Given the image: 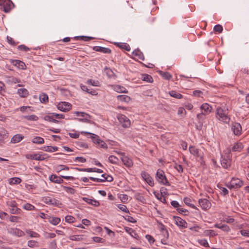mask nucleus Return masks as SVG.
I'll use <instances>...</instances> for the list:
<instances>
[{"instance_id": "nucleus-25", "label": "nucleus", "mask_w": 249, "mask_h": 249, "mask_svg": "<svg viewBox=\"0 0 249 249\" xmlns=\"http://www.w3.org/2000/svg\"><path fill=\"white\" fill-rule=\"evenodd\" d=\"M117 99L119 101L125 103H129L131 100L129 96L125 95H118L117 96Z\"/></svg>"}, {"instance_id": "nucleus-27", "label": "nucleus", "mask_w": 249, "mask_h": 249, "mask_svg": "<svg viewBox=\"0 0 249 249\" xmlns=\"http://www.w3.org/2000/svg\"><path fill=\"white\" fill-rule=\"evenodd\" d=\"M132 54L135 56H137L139 59L143 61L144 60V56L143 53L139 49L135 50Z\"/></svg>"}, {"instance_id": "nucleus-39", "label": "nucleus", "mask_w": 249, "mask_h": 249, "mask_svg": "<svg viewBox=\"0 0 249 249\" xmlns=\"http://www.w3.org/2000/svg\"><path fill=\"white\" fill-rule=\"evenodd\" d=\"M56 171L57 173L60 172L62 170H69L70 167L65 165H58L56 167Z\"/></svg>"}, {"instance_id": "nucleus-8", "label": "nucleus", "mask_w": 249, "mask_h": 249, "mask_svg": "<svg viewBox=\"0 0 249 249\" xmlns=\"http://www.w3.org/2000/svg\"><path fill=\"white\" fill-rule=\"evenodd\" d=\"M43 202L48 205H52L54 206H59L62 205V203L54 198H51L49 196H45L43 198Z\"/></svg>"}, {"instance_id": "nucleus-38", "label": "nucleus", "mask_w": 249, "mask_h": 249, "mask_svg": "<svg viewBox=\"0 0 249 249\" xmlns=\"http://www.w3.org/2000/svg\"><path fill=\"white\" fill-rule=\"evenodd\" d=\"M189 149L191 154L196 156H199V150L197 148H196L195 146H191Z\"/></svg>"}, {"instance_id": "nucleus-48", "label": "nucleus", "mask_w": 249, "mask_h": 249, "mask_svg": "<svg viewBox=\"0 0 249 249\" xmlns=\"http://www.w3.org/2000/svg\"><path fill=\"white\" fill-rule=\"evenodd\" d=\"M61 220L59 217H52L51 219L50 220V222L53 225H57L60 222Z\"/></svg>"}, {"instance_id": "nucleus-30", "label": "nucleus", "mask_w": 249, "mask_h": 249, "mask_svg": "<svg viewBox=\"0 0 249 249\" xmlns=\"http://www.w3.org/2000/svg\"><path fill=\"white\" fill-rule=\"evenodd\" d=\"M115 45L120 48L124 49L127 51L130 50V46L126 43H116Z\"/></svg>"}, {"instance_id": "nucleus-57", "label": "nucleus", "mask_w": 249, "mask_h": 249, "mask_svg": "<svg viewBox=\"0 0 249 249\" xmlns=\"http://www.w3.org/2000/svg\"><path fill=\"white\" fill-rule=\"evenodd\" d=\"M65 219L66 222L70 223H73L75 219V217L71 215H67Z\"/></svg>"}, {"instance_id": "nucleus-7", "label": "nucleus", "mask_w": 249, "mask_h": 249, "mask_svg": "<svg viewBox=\"0 0 249 249\" xmlns=\"http://www.w3.org/2000/svg\"><path fill=\"white\" fill-rule=\"evenodd\" d=\"M117 119L123 127L128 128L130 126V120L124 115H118Z\"/></svg>"}, {"instance_id": "nucleus-53", "label": "nucleus", "mask_w": 249, "mask_h": 249, "mask_svg": "<svg viewBox=\"0 0 249 249\" xmlns=\"http://www.w3.org/2000/svg\"><path fill=\"white\" fill-rule=\"evenodd\" d=\"M116 90L118 92H122V93H127L128 91L123 87H121L120 86H117L116 88Z\"/></svg>"}, {"instance_id": "nucleus-61", "label": "nucleus", "mask_w": 249, "mask_h": 249, "mask_svg": "<svg viewBox=\"0 0 249 249\" xmlns=\"http://www.w3.org/2000/svg\"><path fill=\"white\" fill-rule=\"evenodd\" d=\"M145 237L150 244H153L155 241L153 237L151 235L147 234Z\"/></svg>"}, {"instance_id": "nucleus-13", "label": "nucleus", "mask_w": 249, "mask_h": 249, "mask_svg": "<svg viewBox=\"0 0 249 249\" xmlns=\"http://www.w3.org/2000/svg\"><path fill=\"white\" fill-rule=\"evenodd\" d=\"M244 148V145L242 142L238 141L235 143L231 147V149H230L229 152L230 153L231 151L232 152H241Z\"/></svg>"}, {"instance_id": "nucleus-19", "label": "nucleus", "mask_w": 249, "mask_h": 249, "mask_svg": "<svg viewBox=\"0 0 249 249\" xmlns=\"http://www.w3.org/2000/svg\"><path fill=\"white\" fill-rule=\"evenodd\" d=\"M121 160L124 165H125L127 167H131L133 165L132 160L127 156H123L121 158Z\"/></svg>"}, {"instance_id": "nucleus-34", "label": "nucleus", "mask_w": 249, "mask_h": 249, "mask_svg": "<svg viewBox=\"0 0 249 249\" xmlns=\"http://www.w3.org/2000/svg\"><path fill=\"white\" fill-rule=\"evenodd\" d=\"M74 38L76 40H82L85 41H88L89 40H90L91 39H93L94 37H91V36H77L74 37Z\"/></svg>"}, {"instance_id": "nucleus-55", "label": "nucleus", "mask_w": 249, "mask_h": 249, "mask_svg": "<svg viewBox=\"0 0 249 249\" xmlns=\"http://www.w3.org/2000/svg\"><path fill=\"white\" fill-rule=\"evenodd\" d=\"M69 239L72 241H80L82 239L80 235H73L69 237Z\"/></svg>"}, {"instance_id": "nucleus-51", "label": "nucleus", "mask_w": 249, "mask_h": 249, "mask_svg": "<svg viewBox=\"0 0 249 249\" xmlns=\"http://www.w3.org/2000/svg\"><path fill=\"white\" fill-rule=\"evenodd\" d=\"M135 198L139 201L144 203L145 199L144 197L140 193H136L135 195Z\"/></svg>"}, {"instance_id": "nucleus-44", "label": "nucleus", "mask_w": 249, "mask_h": 249, "mask_svg": "<svg viewBox=\"0 0 249 249\" xmlns=\"http://www.w3.org/2000/svg\"><path fill=\"white\" fill-rule=\"evenodd\" d=\"M21 179L19 178H13L10 179V184H18L21 182Z\"/></svg>"}, {"instance_id": "nucleus-28", "label": "nucleus", "mask_w": 249, "mask_h": 249, "mask_svg": "<svg viewBox=\"0 0 249 249\" xmlns=\"http://www.w3.org/2000/svg\"><path fill=\"white\" fill-rule=\"evenodd\" d=\"M183 201L186 205L190 207L191 208L195 209L196 210H198V208L196 207L194 204L191 203L192 200L189 197H184L183 199Z\"/></svg>"}, {"instance_id": "nucleus-45", "label": "nucleus", "mask_w": 249, "mask_h": 249, "mask_svg": "<svg viewBox=\"0 0 249 249\" xmlns=\"http://www.w3.org/2000/svg\"><path fill=\"white\" fill-rule=\"evenodd\" d=\"M92 239L94 242L97 243H104L106 241L105 239L98 236L93 237Z\"/></svg>"}, {"instance_id": "nucleus-46", "label": "nucleus", "mask_w": 249, "mask_h": 249, "mask_svg": "<svg viewBox=\"0 0 249 249\" xmlns=\"http://www.w3.org/2000/svg\"><path fill=\"white\" fill-rule=\"evenodd\" d=\"M62 187L63 189L67 193L71 194H74L75 193V190L73 188L68 187V186H62Z\"/></svg>"}, {"instance_id": "nucleus-2", "label": "nucleus", "mask_w": 249, "mask_h": 249, "mask_svg": "<svg viewBox=\"0 0 249 249\" xmlns=\"http://www.w3.org/2000/svg\"><path fill=\"white\" fill-rule=\"evenodd\" d=\"M156 178L160 184H162L166 186L170 185V183L165 177L164 172L160 169H158L157 171Z\"/></svg>"}, {"instance_id": "nucleus-4", "label": "nucleus", "mask_w": 249, "mask_h": 249, "mask_svg": "<svg viewBox=\"0 0 249 249\" xmlns=\"http://www.w3.org/2000/svg\"><path fill=\"white\" fill-rule=\"evenodd\" d=\"M46 156V154H40V153H38L33 154H26L25 157L27 159L42 161L48 159V157Z\"/></svg>"}, {"instance_id": "nucleus-64", "label": "nucleus", "mask_w": 249, "mask_h": 249, "mask_svg": "<svg viewBox=\"0 0 249 249\" xmlns=\"http://www.w3.org/2000/svg\"><path fill=\"white\" fill-rule=\"evenodd\" d=\"M240 233L242 236L249 237V231L247 230H241L240 231Z\"/></svg>"}, {"instance_id": "nucleus-35", "label": "nucleus", "mask_w": 249, "mask_h": 249, "mask_svg": "<svg viewBox=\"0 0 249 249\" xmlns=\"http://www.w3.org/2000/svg\"><path fill=\"white\" fill-rule=\"evenodd\" d=\"M39 100L42 103L48 102L49 98L48 95L43 93L41 94L39 96Z\"/></svg>"}, {"instance_id": "nucleus-52", "label": "nucleus", "mask_w": 249, "mask_h": 249, "mask_svg": "<svg viewBox=\"0 0 249 249\" xmlns=\"http://www.w3.org/2000/svg\"><path fill=\"white\" fill-rule=\"evenodd\" d=\"M117 207L121 211L126 213H129V211L125 205L123 204H119Z\"/></svg>"}, {"instance_id": "nucleus-18", "label": "nucleus", "mask_w": 249, "mask_h": 249, "mask_svg": "<svg viewBox=\"0 0 249 249\" xmlns=\"http://www.w3.org/2000/svg\"><path fill=\"white\" fill-rule=\"evenodd\" d=\"M49 179L51 182L55 183L60 184L64 182V180L61 177V176L60 177H58L54 174L51 175L49 177Z\"/></svg>"}, {"instance_id": "nucleus-42", "label": "nucleus", "mask_w": 249, "mask_h": 249, "mask_svg": "<svg viewBox=\"0 0 249 249\" xmlns=\"http://www.w3.org/2000/svg\"><path fill=\"white\" fill-rule=\"evenodd\" d=\"M142 79L144 81L149 83H152L153 82L152 77L151 75L147 74L142 75Z\"/></svg>"}, {"instance_id": "nucleus-11", "label": "nucleus", "mask_w": 249, "mask_h": 249, "mask_svg": "<svg viewBox=\"0 0 249 249\" xmlns=\"http://www.w3.org/2000/svg\"><path fill=\"white\" fill-rule=\"evenodd\" d=\"M198 203L203 210H209L211 207V203L207 199H199Z\"/></svg>"}, {"instance_id": "nucleus-24", "label": "nucleus", "mask_w": 249, "mask_h": 249, "mask_svg": "<svg viewBox=\"0 0 249 249\" xmlns=\"http://www.w3.org/2000/svg\"><path fill=\"white\" fill-rule=\"evenodd\" d=\"M83 200L87 203L95 207H98L100 205L99 202L95 199H92L87 197H83Z\"/></svg>"}, {"instance_id": "nucleus-37", "label": "nucleus", "mask_w": 249, "mask_h": 249, "mask_svg": "<svg viewBox=\"0 0 249 249\" xmlns=\"http://www.w3.org/2000/svg\"><path fill=\"white\" fill-rule=\"evenodd\" d=\"M25 231L29 235L30 237L38 238L40 237V235L38 233L33 231L31 230H26Z\"/></svg>"}, {"instance_id": "nucleus-15", "label": "nucleus", "mask_w": 249, "mask_h": 249, "mask_svg": "<svg viewBox=\"0 0 249 249\" xmlns=\"http://www.w3.org/2000/svg\"><path fill=\"white\" fill-rule=\"evenodd\" d=\"M9 233L18 237H21L25 235L24 232L22 230L18 228H10Z\"/></svg>"}, {"instance_id": "nucleus-54", "label": "nucleus", "mask_w": 249, "mask_h": 249, "mask_svg": "<svg viewBox=\"0 0 249 249\" xmlns=\"http://www.w3.org/2000/svg\"><path fill=\"white\" fill-rule=\"evenodd\" d=\"M213 30L216 32L221 33L223 31V27L220 24H217L214 26Z\"/></svg>"}, {"instance_id": "nucleus-20", "label": "nucleus", "mask_w": 249, "mask_h": 249, "mask_svg": "<svg viewBox=\"0 0 249 249\" xmlns=\"http://www.w3.org/2000/svg\"><path fill=\"white\" fill-rule=\"evenodd\" d=\"M124 229L125 231L129 234L133 238L138 239L139 236L136 231L131 228L128 227H124Z\"/></svg>"}, {"instance_id": "nucleus-23", "label": "nucleus", "mask_w": 249, "mask_h": 249, "mask_svg": "<svg viewBox=\"0 0 249 249\" xmlns=\"http://www.w3.org/2000/svg\"><path fill=\"white\" fill-rule=\"evenodd\" d=\"M24 139V136L20 134H16L12 138L11 142L12 143H17L20 142Z\"/></svg>"}, {"instance_id": "nucleus-33", "label": "nucleus", "mask_w": 249, "mask_h": 249, "mask_svg": "<svg viewBox=\"0 0 249 249\" xmlns=\"http://www.w3.org/2000/svg\"><path fill=\"white\" fill-rule=\"evenodd\" d=\"M169 94L171 96L177 99H181L183 96L180 93L176 92L175 90H171L169 91Z\"/></svg>"}, {"instance_id": "nucleus-21", "label": "nucleus", "mask_w": 249, "mask_h": 249, "mask_svg": "<svg viewBox=\"0 0 249 249\" xmlns=\"http://www.w3.org/2000/svg\"><path fill=\"white\" fill-rule=\"evenodd\" d=\"M81 133L82 134L84 133L85 134L90 135L91 136L90 138H91L92 142L96 144L99 143V142L101 140V139L100 138V137L98 135H95L94 134L91 133L89 132H81Z\"/></svg>"}, {"instance_id": "nucleus-58", "label": "nucleus", "mask_w": 249, "mask_h": 249, "mask_svg": "<svg viewBox=\"0 0 249 249\" xmlns=\"http://www.w3.org/2000/svg\"><path fill=\"white\" fill-rule=\"evenodd\" d=\"M119 198L122 202L125 203L127 201L128 196L126 194H121L119 196Z\"/></svg>"}, {"instance_id": "nucleus-31", "label": "nucleus", "mask_w": 249, "mask_h": 249, "mask_svg": "<svg viewBox=\"0 0 249 249\" xmlns=\"http://www.w3.org/2000/svg\"><path fill=\"white\" fill-rule=\"evenodd\" d=\"M58 148L56 146H44L41 149L46 152H53L58 150Z\"/></svg>"}, {"instance_id": "nucleus-26", "label": "nucleus", "mask_w": 249, "mask_h": 249, "mask_svg": "<svg viewBox=\"0 0 249 249\" xmlns=\"http://www.w3.org/2000/svg\"><path fill=\"white\" fill-rule=\"evenodd\" d=\"M80 88L83 91H86L92 95H96L98 94V93L97 92V91L93 89V90H90V89H89L86 86L84 85L83 84L80 85Z\"/></svg>"}, {"instance_id": "nucleus-9", "label": "nucleus", "mask_w": 249, "mask_h": 249, "mask_svg": "<svg viewBox=\"0 0 249 249\" xmlns=\"http://www.w3.org/2000/svg\"><path fill=\"white\" fill-rule=\"evenodd\" d=\"M10 207V212L12 214H19L20 213L21 210L20 209L18 208L17 203L15 201H12L9 202L8 204Z\"/></svg>"}, {"instance_id": "nucleus-16", "label": "nucleus", "mask_w": 249, "mask_h": 249, "mask_svg": "<svg viewBox=\"0 0 249 249\" xmlns=\"http://www.w3.org/2000/svg\"><path fill=\"white\" fill-rule=\"evenodd\" d=\"M93 50L96 52H99L104 53L110 54L111 53V49L108 48L101 46H94L93 47Z\"/></svg>"}, {"instance_id": "nucleus-62", "label": "nucleus", "mask_w": 249, "mask_h": 249, "mask_svg": "<svg viewBox=\"0 0 249 249\" xmlns=\"http://www.w3.org/2000/svg\"><path fill=\"white\" fill-rule=\"evenodd\" d=\"M220 229L222 230L223 231L226 232H229L231 230V229L229 227V226L226 224L221 225L220 226Z\"/></svg>"}, {"instance_id": "nucleus-6", "label": "nucleus", "mask_w": 249, "mask_h": 249, "mask_svg": "<svg viewBox=\"0 0 249 249\" xmlns=\"http://www.w3.org/2000/svg\"><path fill=\"white\" fill-rule=\"evenodd\" d=\"M231 130L234 135L239 136L242 134V129L240 123L232 122L231 124Z\"/></svg>"}, {"instance_id": "nucleus-50", "label": "nucleus", "mask_w": 249, "mask_h": 249, "mask_svg": "<svg viewBox=\"0 0 249 249\" xmlns=\"http://www.w3.org/2000/svg\"><path fill=\"white\" fill-rule=\"evenodd\" d=\"M108 160L110 163L115 164L117 163L119 159L113 155H111L108 157Z\"/></svg>"}, {"instance_id": "nucleus-59", "label": "nucleus", "mask_w": 249, "mask_h": 249, "mask_svg": "<svg viewBox=\"0 0 249 249\" xmlns=\"http://www.w3.org/2000/svg\"><path fill=\"white\" fill-rule=\"evenodd\" d=\"M124 218L127 221L132 223H135L137 222L136 220H135L132 216L129 215H126Z\"/></svg>"}, {"instance_id": "nucleus-47", "label": "nucleus", "mask_w": 249, "mask_h": 249, "mask_svg": "<svg viewBox=\"0 0 249 249\" xmlns=\"http://www.w3.org/2000/svg\"><path fill=\"white\" fill-rule=\"evenodd\" d=\"M44 119L45 121L48 122H52L54 123H58L59 121L53 118V117L50 115H46L44 116Z\"/></svg>"}, {"instance_id": "nucleus-29", "label": "nucleus", "mask_w": 249, "mask_h": 249, "mask_svg": "<svg viewBox=\"0 0 249 249\" xmlns=\"http://www.w3.org/2000/svg\"><path fill=\"white\" fill-rule=\"evenodd\" d=\"M18 93L21 97H26L29 95V92L26 89H19L18 90Z\"/></svg>"}, {"instance_id": "nucleus-60", "label": "nucleus", "mask_w": 249, "mask_h": 249, "mask_svg": "<svg viewBox=\"0 0 249 249\" xmlns=\"http://www.w3.org/2000/svg\"><path fill=\"white\" fill-rule=\"evenodd\" d=\"M7 39L8 43L11 45L16 46L18 44V42H16L12 37L9 36H7Z\"/></svg>"}, {"instance_id": "nucleus-32", "label": "nucleus", "mask_w": 249, "mask_h": 249, "mask_svg": "<svg viewBox=\"0 0 249 249\" xmlns=\"http://www.w3.org/2000/svg\"><path fill=\"white\" fill-rule=\"evenodd\" d=\"M22 119H25L28 121H36L38 119V117L35 115H26L22 116Z\"/></svg>"}, {"instance_id": "nucleus-3", "label": "nucleus", "mask_w": 249, "mask_h": 249, "mask_svg": "<svg viewBox=\"0 0 249 249\" xmlns=\"http://www.w3.org/2000/svg\"><path fill=\"white\" fill-rule=\"evenodd\" d=\"M13 5V3L10 0H0V10L5 13L9 12Z\"/></svg>"}, {"instance_id": "nucleus-22", "label": "nucleus", "mask_w": 249, "mask_h": 249, "mask_svg": "<svg viewBox=\"0 0 249 249\" xmlns=\"http://www.w3.org/2000/svg\"><path fill=\"white\" fill-rule=\"evenodd\" d=\"M13 65L15 66L16 67H18V68L21 69V70H25L26 69V66L25 64L18 60H13L12 62Z\"/></svg>"}, {"instance_id": "nucleus-63", "label": "nucleus", "mask_w": 249, "mask_h": 249, "mask_svg": "<svg viewBox=\"0 0 249 249\" xmlns=\"http://www.w3.org/2000/svg\"><path fill=\"white\" fill-rule=\"evenodd\" d=\"M240 72L242 76H247L249 74V70L248 68H244L241 69L240 71Z\"/></svg>"}, {"instance_id": "nucleus-40", "label": "nucleus", "mask_w": 249, "mask_h": 249, "mask_svg": "<svg viewBox=\"0 0 249 249\" xmlns=\"http://www.w3.org/2000/svg\"><path fill=\"white\" fill-rule=\"evenodd\" d=\"M32 142L34 143L42 144L44 143V140L40 137H36L32 140Z\"/></svg>"}, {"instance_id": "nucleus-1", "label": "nucleus", "mask_w": 249, "mask_h": 249, "mask_svg": "<svg viewBox=\"0 0 249 249\" xmlns=\"http://www.w3.org/2000/svg\"><path fill=\"white\" fill-rule=\"evenodd\" d=\"M229 110L228 108L217 107L216 110L215 116L216 118L220 121L226 124H229L231 117L228 115Z\"/></svg>"}, {"instance_id": "nucleus-17", "label": "nucleus", "mask_w": 249, "mask_h": 249, "mask_svg": "<svg viewBox=\"0 0 249 249\" xmlns=\"http://www.w3.org/2000/svg\"><path fill=\"white\" fill-rule=\"evenodd\" d=\"M200 109L202 112L206 115H208L212 110V107L207 103L203 104L201 107Z\"/></svg>"}, {"instance_id": "nucleus-14", "label": "nucleus", "mask_w": 249, "mask_h": 249, "mask_svg": "<svg viewBox=\"0 0 249 249\" xmlns=\"http://www.w3.org/2000/svg\"><path fill=\"white\" fill-rule=\"evenodd\" d=\"M221 164L222 166L225 169H228L230 167L231 165V160L230 158L228 159L223 156L221 157Z\"/></svg>"}, {"instance_id": "nucleus-10", "label": "nucleus", "mask_w": 249, "mask_h": 249, "mask_svg": "<svg viewBox=\"0 0 249 249\" xmlns=\"http://www.w3.org/2000/svg\"><path fill=\"white\" fill-rule=\"evenodd\" d=\"M71 105L66 102H61L57 105V108L63 112L69 111L71 108Z\"/></svg>"}, {"instance_id": "nucleus-49", "label": "nucleus", "mask_w": 249, "mask_h": 249, "mask_svg": "<svg viewBox=\"0 0 249 249\" xmlns=\"http://www.w3.org/2000/svg\"><path fill=\"white\" fill-rule=\"evenodd\" d=\"M23 208L24 209L27 210V211H32L35 209V207L30 204V203H26L23 206Z\"/></svg>"}, {"instance_id": "nucleus-43", "label": "nucleus", "mask_w": 249, "mask_h": 249, "mask_svg": "<svg viewBox=\"0 0 249 249\" xmlns=\"http://www.w3.org/2000/svg\"><path fill=\"white\" fill-rule=\"evenodd\" d=\"M87 84L93 86H100V82L98 81H95L93 79H88L87 81Z\"/></svg>"}, {"instance_id": "nucleus-12", "label": "nucleus", "mask_w": 249, "mask_h": 249, "mask_svg": "<svg viewBox=\"0 0 249 249\" xmlns=\"http://www.w3.org/2000/svg\"><path fill=\"white\" fill-rule=\"evenodd\" d=\"M174 219L176 222V224L180 228H186L187 227V223L185 220L182 219L181 218L178 216H174Z\"/></svg>"}, {"instance_id": "nucleus-56", "label": "nucleus", "mask_w": 249, "mask_h": 249, "mask_svg": "<svg viewBox=\"0 0 249 249\" xmlns=\"http://www.w3.org/2000/svg\"><path fill=\"white\" fill-rule=\"evenodd\" d=\"M204 234L206 235H210L212 236H214L216 235L215 231L212 230H207L204 231Z\"/></svg>"}, {"instance_id": "nucleus-5", "label": "nucleus", "mask_w": 249, "mask_h": 249, "mask_svg": "<svg viewBox=\"0 0 249 249\" xmlns=\"http://www.w3.org/2000/svg\"><path fill=\"white\" fill-rule=\"evenodd\" d=\"M243 185V181L238 178H233L228 185V187L230 189H238Z\"/></svg>"}, {"instance_id": "nucleus-41", "label": "nucleus", "mask_w": 249, "mask_h": 249, "mask_svg": "<svg viewBox=\"0 0 249 249\" xmlns=\"http://www.w3.org/2000/svg\"><path fill=\"white\" fill-rule=\"evenodd\" d=\"M27 245L30 248L38 247V243L35 240H29L28 241Z\"/></svg>"}, {"instance_id": "nucleus-36", "label": "nucleus", "mask_w": 249, "mask_h": 249, "mask_svg": "<svg viewBox=\"0 0 249 249\" xmlns=\"http://www.w3.org/2000/svg\"><path fill=\"white\" fill-rule=\"evenodd\" d=\"M160 74L166 80H170L172 77V75L168 72H164L160 71H159Z\"/></svg>"}]
</instances>
